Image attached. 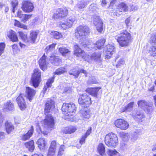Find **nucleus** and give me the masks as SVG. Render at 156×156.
<instances>
[{
	"mask_svg": "<svg viewBox=\"0 0 156 156\" xmlns=\"http://www.w3.org/2000/svg\"><path fill=\"white\" fill-rule=\"evenodd\" d=\"M55 108V102L52 99L48 98L44 104V114L45 116L41 121V126L43 130L42 133L47 135L55 129V120L54 117L49 113L52 112Z\"/></svg>",
	"mask_w": 156,
	"mask_h": 156,
	"instance_id": "obj_1",
	"label": "nucleus"
},
{
	"mask_svg": "<svg viewBox=\"0 0 156 156\" xmlns=\"http://www.w3.org/2000/svg\"><path fill=\"white\" fill-rule=\"evenodd\" d=\"M36 92V90L33 88L29 87H26L25 88V94L23 93L19 94L16 98V101L21 111L25 110L27 107L25 97H26L27 99L31 102L34 99Z\"/></svg>",
	"mask_w": 156,
	"mask_h": 156,
	"instance_id": "obj_2",
	"label": "nucleus"
},
{
	"mask_svg": "<svg viewBox=\"0 0 156 156\" xmlns=\"http://www.w3.org/2000/svg\"><path fill=\"white\" fill-rule=\"evenodd\" d=\"M90 29L86 26L80 25L77 27L75 30V36L77 39L83 40L86 38L90 34Z\"/></svg>",
	"mask_w": 156,
	"mask_h": 156,
	"instance_id": "obj_3",
	"label": "nucleus"
},
{
	"mask_svg": "<svg viewBox=\"0 0 156 156\" xmlns=\"http://www.w3.org/2000/svg\"><path fill=\"white\" fill-rule=\"evenodd\" d=\"M18 33L21 39L29 44L35 43L38 34V32L37 31L31 30L30 33L29 39H28L27 34L22 31H19Z\"/></svg>",
	"mask_w": 156,
	"mask_h": 156,
	"instance_id": "obj_4",
	"label": "nucleus"
},
{
	"mask_svg": "<svg viewBox=\"0 0 156 156\" xmlns=\"http://www.w3.org/2000/svg\"><path fill=\"white\" fill-rule=\"evenodd\" d=\"M61 110L65 115L69 117L75 115L77 108L75 105L72 102L64 103L62 105Z\"/></svg>",
	"mask_w": 156,
	"mask_h": 156,
	"instance_id": "obj_5",
	"label": "nucleus"
},
{
	"mask_svg": "<svg viewBox=\"0 0 156 156\" xmlns=\"http://www.w3.org/2000/svg\"><path fill=\"white\" fill-rule=\"evenodd\" d=\"M119 45L122 47L127 46L131 38L130 34L126 30H123L118 36H115Z\"/></svg>",
	"mask_w": 156,
	"mask_h": 156,
	"instance_id": "obj_6",
	"label": "nucleus"
},
{
	"mask_svg": "<svg viewBox=\"0 0 156 156\" xmlns=\"http://www.w3.org/2000/svg\"><path fill=\"white\" fill-rule=\"evenodd\" d=\"M41 81V71L38 68L34 69L30 81V84L36 88L39 86Z\"/></svg>",
	"mask_w": 156,
	"mask_h": 156,
	"instance_id": "obj_7",
	"label": "nucleus"
},
{
	"mask_svg": "<svg viewBox=\"0 0 156 156\" xmlns=\"http://www.w3.org/2000/svg\"><path fill=\"white\" fill-rule=\"evenodd\" d=\"M78 101L80 105L86 108L91 105L92 102L91 98L85 93L79 95Z\"/></svg>",
	"mask_w": 156,
	"mask_h": 156,
	"instance_id": "obj_8",
	"label": "nucleus"
},
{
	"mask_svg": "<svg viewBox=\"0 0 156 156\" xmlns=\"http://www.w3.org/2000/svg\"><path fill=\"white\" fill-rule=\"evenodd\" d=\"M105 139L106 144L108 146L115 147L118 144L116 135L112 133L107 134Z\"/></svg>",
	"mask_w": 156,
	"mask_h": 156,
	"instance_id": "obj_9",
	"label": "nucleus"
},
{
	"mask_svg": "<svg viewBox=\"0 0 156 156\" xmlns=\"http://www.w3.org/2000/svg\"><path fill=\"white\" fill-rule=\"evenodd\" d=\"M69 13L68 10L66 7H63L56 9L52 16L54 20L59 19H63L68 16Z\"/></svg>",
	"mask_w": 156,
	"mask_h": 156,
	"instance_id": "obj_10",
	"label": "nucleus"
},
{
	"mask_svg": "<svg viewBox=\"0 0 156 156\" xmlns=\"http://www.w3.org/2000/svg\"><path fill=\"white\" fill-rule=\"evenodd\" d=\"M137 104L138 106L141 108L145 107L144 111L147 113L151 114L153 110V103L151 102L141 100L137 102Z\"/></svg>",
	"mask_w": 156,
	"mask_h": 156,
	"instance_id": "obj_11",
	"label": "nucleus"
},
{
	"mask_svg": "<svg viewBox=\"0 0 156 156\" xmlns=\"http://www.w3.org/2000/svg\"><path fill=\"white\" fill-rule=\"evenodd\" d=\"M115 48L114 45L112 44H108L105 47L103 51L105 59H110L115 53Z\"/></svg>",
	"mask_w": 156,
	"mask_h": 156,
	"instance_id": "obj_12",
	"label": "nucleus"
},
{
	"mask_svg": "<svg viewBox=\"0 0 156 156\" xmlns=\"http://www.w3.org/2000/svg\"><path fill=\"white\" fill-rule=\"evenodd\" d=\"M73 55L77 57H81L86 60V58H88L89 55L86 54L84 50L81 49L78 44L74 46Z\"/></svg>",
	"mask_w": 156,
	"mask_h": 156,
	"instance_id": "obj_13",
	"label": "nucleus"
},
{
	"mask_svg": "<svg viewBox=\"0 0 156 156\" xmlns=\"http://www.w3.org/2000/svg\"><path fill=\"white\" fill-rule=\"evenodd\" d=\"M34 6L33 3L29 0L23 1L22 3L21 9L25 12L29 13L34 10Z\"/></svg>",
	"mask_w": 156,
	"mask_h": 156,
	"instance_id": "obj_14",
	"label": "nucleus"
},
{
	"mask_svg": "<svg viewBox=\"0 0 156 156\" xmlns=\"http://www.w3.org/2000/svg\"><path fill=\"white\" fill-rule=\"evenodd\" d=\"M114 124L116 127L123 130L126 129L129 126L128 122L122 119H117L115 121Z\"/></svg>",
	"mask_w": 156,
	"mask_h": 156,
	"instance_id": "obj_15",
	"label": "nucleus"
},
{
	"mask_svg": "<svg viewBox=\"0 0 156 156\" xmlns=\"http://www.w3.org/2000/svg\"><path fill=\"white\" fill-rule=\"evenodd\" d=\"M46 58L47 56L44 54L38 62L40 68L43 71L47 69L48 68L47 63L46 61Z\"/></svg>",
	"mask_w": 156,
	"mask_h": 156,
	"instance_id": "obj_16",
	"label": "nucleus"
},
{
	"mask_svg": "<svg viewBox=\"0 0 156 156\" xmlns=\"http://www.w3.org/2000/svg\"><path fill=\"white\" fill-rule=\"evenodd\" d=\"M32 14H27L23 13L22 11L18 10L17 13V17L21 19V21L23 23H25L30 18Z\"/></svg>",
	"mask_w": 156,
	"mask_h": 156,
	"instance_id": "obj_17",
	"label": "nucleus"
},
{
	"mask_svg": "<svg viewBox=\"0 0 156 156\" xmlns=\"http://www.w3.org/2000/svg\"><path fill=\"white\" fill-rule=\"evenodd\" d=\"M34 131L33 126H31L30 129L25 134H23L21 136V140L25 141L28 140L32 136Z\"/></svg>",
	"mask_w": 156,
	"mask_h": 156,
	"instance_id": "obj_18",
	"label": "nucleus"
},
{
	"mask_svg": "<svg viewBox=\"0 0 156 156\" xmlns=\"http://www.w3.org/2000/svg\"><path fill=\"white\" fill-rule=\"evenodd\" d=\"M74 21L73 19H68L65 23L60 24V27L63 30L68 29L72 27Z\"/></svg>",
	"mask_w": 156,
	"mask_h": 156,
	"instance_id": "obj_19",
	"label": "nucleus"
},
{
	"mask_svg": "<svg viewBox=\"0 0 156 156\" xmlns=\"http://www.w3.org/2000/svg\"><path fill=\"white\" fill-rule=\"evenodd\" d=\"M49 61L51 64H57L59 65L62 62V59L59 58L58 56L55 55L53 54H52L50 56Z\"/></svg>",
	"mask_w": 156,
	"mask_h": 156,
	"instance_id": "obj_20",
	"label": "nucleus"
},
{
	"mask_svg": "<svg viewBox=\"0 0 156 156\" xmlns=\"http://www.w3.org/2000/svg\"><path fill=\"white\" fill-rule=\"evenodd\" d=\"M86 108H83L80 110L81 116L84 119H88L90 116V111L88 108L86 109Z\"/></svg>",
	"mask_w": 156,
	"mask_h": 156,
	"instance_id": "obj_21",
	"label": "nucleus"
},
{
	"mask_svg": "<svg viewBox=\"0 0 156 156\" xmlns=\"http://www.w3.org/2000/svg\"><path fill=\"white\" fill-rule=\"evenodd\" d=\"M5 129L8 134L13 132L15 129L14 125L10 122L6 121L5 123Z\"/></svg>",
	"mask_w": 156,
	"mask_h": 156,
	"instance_id": "obj_22",
	"label": "nucleus"
},
{
	"mask_svg": "<svg viewBox=\"0 0 156 156\" xmlns=\"http://www.w3.org/2000/svg\"><path fill=\"white\" fill-rule=\"evenodd\" d=\"M77 130L76 127L72 126H66L64 128L62 131L65 134H71L74 133Z\"/></svg>",
	"mask_w": 156,
	"mask_h": 156,
	"instance_id": "obj_23",
	"label": "nucleus"
},
{
	"mask_svg": "<svg viewBox=\"0 0 156 156\" xmlns=\"http://www.w3.org/2000/svg\"><path fill=\"white\" fill-rule=\"evenodd\" d=\"M8 37L12 42H16L18 41V38L16 33L12 30H10L9 31Z\"/></svg>",
	"mask_w": 156,
	"mask_h": 156,
	"instance_id": "obj_24",
	"label": "nucleus"
},
{
	"mask_svg": "<svg viewBox=\"0 0 156 156\" xmlns=\"http://www.w3.org/2000/svg\"><path fill=\"white\" fill-rule=\"evenodd\" d=\"M24 145L25 147L31 152H33L34 149V141L33 140L25 143Z\"/></svg>",
	"mask_w": 156,
	"mask_h": 156,
	"instance_id": "obj_25",
	"label": "nucleus"
},
{
	"mask_svg": "<svg viewBox=\"0 0 156 156\" xmlns=\"http://www.w3.org/2000/svg\"><path fill=\"white\" fill-rule=\"evenodd\" d=\"M50 34L51 38L56 40L61 38L63 37L61 33L56 31H51L50 33Z\"/></svg>",
	"mask_w": 156,
	"mask_h": 156,
	"instance_id": "obj_26",
	"label": "nucleus"
},
{
	"mask_svg": "<svg viewBox=\"0 0 156 156\" xmlns=\"http://www.w3.org/2000/svg\"><path fill=\"white\" fill-rule=\"evenodd\" d=\"M142 131L140 129H136L133 131L131 140L133 142L136 141L138 138L139 136L141 134Z\"/></svg>",
	"mask_w": 156,
	"mask_h": 156,
	"instance_id": "obj_27",
	"label": "nucleus"
},
{
	"mask_svg": "<svg viewBox=\"0 0 156 156\" xmlns=\"http://www.w3.org/2000/svg\"><path fill=\"white\" fill-rule=\"evenodd\" d=\"M85 91L92 96H96L98 94V88H88Z\"/></svg>",
	"mask_w": 156,
	"mask_h": 156,
	"instance_id": "obj_28",
	"label": "nucleus"
},
{
	"mask_svg": "<svg viewBox=\"0 0 156 156\" xmlns=\"http://www.w3.org/2000/svg\"><path fill=\"white\" fill-rule=\"evenodd\" d=\"M37 144H38V147L40 150L44 149L46 145L45 139L42 138H40L38 140Z\"/></svg>",
	"mask_w": 156,
	"mask_h": 156,
	"instance_id": "obj_29",
	"label": "nucleus"
},
{
	"mask_svg": "<svg viewBox=\"0 0 156 156\" xmlns=\"http://www.w3.org/2000/svg\"><path fill=\"white\" fill-rule=\"evenodd\" d=\"M118 10L120 12H126L128 10V6L124 2H122L118 6Z\"/></svg>",
	"mask_w": 156,
	"mask_h": 156,
	"instance_id": "obj_30",
	"label": "nucleus"
},
{
	"mask_svg": "<svg viewBox=\"0 0 156 156\" xmlns=\"http://www.w3.org/2000/svg\"><path fill=\"white\" fill-rule=\"evenodd\" d=\"M98 153L101 156H105V148L104 144L101 143L98 145Z\"/></svg>",
	"mask_w": 156,
	"mask_h": 156,
	"instance_id": "obj_31",
	"label": "nucleus"
},
{
	"mask_svg": "<svg viewBox=\"0 0 156 156\" xmlns=\"http://www.w3.org/2000/svg\"><path fill=\"white\" fill-rule=\"evenodd\" d=\"M131 115L133 118L136 120H141L142 119L144 118V115L142 113L139 112H137L136 114L134 113L133 112L132 113Z\"/></svg>",
	"mask_w": 156,
	"mask_h": 156,
	"instance_id": "obj_32",
	"label": "nucleus"
},
{
	"mask_svg": "<svg viewBox=\"0 0 156 156\" xmlns=\"http://www.w3.org/2000/svg\"><path fill=\"white\" fill-rule=\"evenodd\" d=\"M5 108L4 109L8 111H11L14 108V105L11 101L10 100L7 101L4 105Z\"/></svg>",
	"mask_w": 156,
	"mask_h": 156,
	"instance_id": "obj_33",
	"label": "nucleus"
},
{
	"mask_svg": "<svg viewBox=\"0 0 156 156\" xmlns=\"http://www.w3.org/2000/svg\"><path fill=\"white\" fill-rule=\"evenodd\" d=\"M105 42V39L104 38L100 39L98 41V50H101L103 49L104 48V44ZM99 51H98V52ZM101 54H100L101 55ZM99 53H98V59L99 58H100L101 57V55L100 56L99 55Z\"/></svg>",
	"mask_w": 156,
	"mask_h": 156,
	"instance_id": "obj_34",
	"label": "nucleus"
},
{
	"mask_svg": "<svg viewBox=\"0 0 156 156\" xmlns=\"http://www.w3.org/2000/svg\"><path fill=\"white\" fill-rule=\"evenodd\" d=\"M66 72V69L65 67H61L56 69L55 71L53 73L54 75H60Z\"/></svg>",
	"mask_w": 156,
	"mask_h": 156,
	"instance_id": "obj_35",
	"label": "nucleus"
},
{
	"mask_svg": "<svg viewBox=\"0 0 156 156\" xmlns=\"http://www.w3.org/2000/svg\"><path fill=\"white\" fill-rule=\"evenodd\" d=\"M14 25L17 27L23 28L26 30H27V26L21 23L20 21L16 20H14Z\"/></svg>",
	"mask_w": 156,
	"mask_h": 156,
	"instance_id": "obj_36",
	"label": "nucleus"
},
{
	"mask_svg": "<svg viewBox=\"0 0 156 156\" xmlns=\"http://www.w3.org/2000/svg\"><path fill=\"white\" fill-rule=\"evenodd\" d=\"M104 26L102 21L98 17V32L101 33L104 32Z\"/></svg>",
	"mask_w": 156,
	"mask_h": 156,
	"instance_id": "obj_37",
	"label": "nucleus"
},
{
	"mask_svg": "<svg viewBox=\"0 0 156 156\" xmlns=\"http://www.w3.org/2000/svg\"><path fill=\"white\" fill-rule=\"evenodd\" d=\"M56 45V43H53L51 44L46 47L45 49L46 52V53H48L49 51H52L55 49Z\"/></svg>",
	"mask_w": 156,
	"mask_h": 156,
	"instance_id": "obj_38",
	"label": "nucleus"
},
{
	"mask_svg": "<svg viewBox=\"0 0 156 156\" xmlns=\"http://www.w3.org/2000/svg\"><path fill=\"white\" fill-rule=\"evenodd\" d=\"M55 78V76L53 75L52 77L48 80L46 83V86H47L49 88L51 87L52 83L54 81Z\"/></svg>",
	"mask_w": 156,
	"mask_h": 156,
	"instance_id": "obj_39",
	"label": "nucleus"
},
{
	"mask_svg": "<svg viewBox=\"0 0 156 156\" xmlns=\"http://www.w3.org/2000/svg\"><path fill=\"white\" fill-rule=\"evenodd\" d=\"M58 51L60 53H61L63 56H64L66 54L70 52L68 49L66 48L60 47L58 49Z\"/></svg>",
	"mask_w": 156,
	"mask_h": 156,
	"instance_id": "obj_40",
	"label": "nucleus"
},
{
	"mask_svg": "<svg viewBox=\"0 0 156 156\" xmlns=\"http://www.w3.org/2000/svg\"><path fill=\"white\" fill-rule=\"evenodd\" d=\"M120 136L122 139V140L125 141H128L130 137L128 133H125L124 132L121 133Z\"/></svg>",
	"mask_w": 156,
	"mask_h": 156,
	"instance_id": "obj_41",
	"label": "nucleus"
},
{
	"mask_svg": "<svg viewBox=\"0 0 156 156\" xmlns=\"http://www.w3.org/2000/svg\"><path fill=\"white\" fill-rule=\"evenodd\" d=\"M149 52L151 56L153 57L156 56V47L151 46L149 49Z\"/></svg>",
	"mask_w": 156,
	"mask_h": 156,
	"instance_id": "obj_42",
	"label": "nucleus"
},
{
	"mask_svg": "<svg viewBox=\"0 0 156 156\" xmlns=\"http://www.w3.org/2000/svg\"><path fill=\"white\" fill-rule=\"evenodd\" d=\"M80 74L79 71L75 69H73L71 70L69 73L70 75H73L76 78H77Z\"/></svg>",
	"mask_w": 156,
	"mask_h": 156,
	"instance_id": "obj_43",
	"label": "nucleus"
},
{
	"mask_svg": "<svg viewBox=\"0 0 156 156\" xmlns=\"http://www.w3.org/2000/svg\"><path fill=\"white\" fill-rule=\"evenodd\" d=\"M57 146V142L55 140H53L51 142L48 148L56 151Z\"/></svg>",
	"mask_w": 156,
	"mask_h": 156,
	"instance_id": "obj_44",
	"label": "nucleus"
},
{
	"mask_svg": "<svg viewBox=\"0 0 156 156\" xmlns=\"http://www.w3.org/2000/svg\"><path fill=\"white\" fill-rule=\"evenodd\" d=\"M125 60L124 58H120L118 61L116 65V67L120 68L125 64Z\"/></svg>",
	"mask_w": 156,
	"mask_h": 156,
	"instance_id": "obj_45",
	"label": "nucleus"
},
{
	"mask_svg": "<svg viewBox=\"0 0 156 156\" xmlns=\"http://www.w3.org/2000/svg\"><path fill=\"white\" fill-rule=\"evenodd\" d=\"M56 151L49 149L47 154V156H55Z\"/></svg>",
	"mask_w": 156,
	"mask_h": 156,
	"instance_id": "obj_46",
	"label": "nucleus"
},
{
	"mask_svg": "<svg viewBox=\"0 0 156 156\" xmlns=\"http://www.w3.org/2000/svg\"><path fill=\"white\" fill-rule=\"evenodd\" d=\"M150 43L152 44L156 45V35H153L151 36L150 40Z\"/></svg>",
	"mask_w": 156,
	"mask_h": 156,
	"instance_id": "obj_47",
	"label": "nucleus"
},
{
	"mask_svg": "<svg viewBox=\"0 0 156 156\" xmlns=\"http://www.w3.org/2000/svg\"><path fill=\"white\" fill-rule=\"evenodd\" d=\"M77 5L79 9H83L85 7L86 4L85 2L81 1L77 4Z\"/></svg>",
	"mask_w": 156,
	"mask_h": 156,
	"instance_id": "obj_48",
	"label": "nucleus"
},
{
	"mask_svg": "<svg viewBox=\"0 0 156 156\" xmlns=\"http://www.w3.org/2000/svg\"><path fill=\"white\" fill-rule=\"evenodd\" d=\"M108 154L109 156H113L114 155L116 154L119 153L115 150H108Z\"/></svg>",
	"mask_w": 156,
	"mask_h": 156,
	"instance_id": "obj_49",
	"label": "nucleus"
},
{
	"mask_svg": "<svg viewBox=\"0 0 156 156\" xmlns=\"http://www.w3.org/2000/svg\"><path fill=\"white\" fill-rule=\"evenodd\" d=\"M11 4L12 7L16 8L18 5V0H12L11 2Z\"/></svg>",
	"mask_w": 156,
	"mask_h": 156,
	"instance_id": "obj_50",
	"label": "nucleus"
},
{
	"mask_svg": "<svg viewBox=\"0 0 156 156\" xmlns=\"http://www.w3.org/2000/svg\"><path fill=\"white\" fill-rule=\"evenodd\" d=\"M134 103L133 102H131L126 106L128 111H130L132 110Z\"/></svg>",
	"mask_w": 156,
	"mask_h": 156,
	"instance_id": "obj_51",
	"label": "nucleus"
},
{
	"mask_svg": "<svg viewBox=\"0 0 156 156\" xmlns=\"http://www.w3.org/2000/svg\"><path fill=\"white\" fill-rule=\"evenodd\" d=\"M87 138L84 135H83L79 140V142L80 144L81 145L84 144L85 142L86 139Z\"/></svg>",
	"mask_w": 156,
	"mask_h": 156,
	"instance_id": "obj_52",
	"label": "nucleus"
},
{
	"mask_svg": "<svg viewBox=\"0 0 156 156\" xmlns=\"http://www.w3.org/2000/svg\"><path fill=\"white\" fill-rule=\"evenodd\" d=\"M5 133L4 132L0 131V143L5 139Z\"/></svg>",
	"mask_w": 156,
	"mask_h": 156,
	"instance_id": "obj_53",
	"label": "nucleus"
},
{
	"mask_svg": "<svg viewBox=\"0 0 156 156\" xmlns=\"http://www.w3.org/2000/svg\"><path fill=\"white\" fill-rule=\"evenodd\" d=\"M129 7L131 8L130 11H134L137 10L138 9L137 6L136 5H133L132 4L129 5Z\"/></svg>",
	"mask_w": 156,
	"mask_h": 156,
	"instance_id": "obj_54",
	"label": "nucleus"
},
{
	"mask_svg": "<svg viewBox=\"0 0 156 156\" xmlns=\"http://www.w3.org/2000/svg\"><path fill=\"white\" fill-rule=\"evenodd\" d=\"M92 128L91 127H90L88 129L86 133L83 135L86 137H87L89 135L90 133H91Z\"/></svg>",
	"mask_w": 156,
	"mask_h": 156,
	"instance_id": "obj_55",
	"label": "nucleus"
},
{
	"mask_svg": "<svg viewBox=\"0 0 156 156\" xmlns=\"http://www.w3.org/2000/svg\"><path fill=\"white\" fill-rule=\"evenodd\" d=\"M12 48L14 51H16L19 49L17 45L15 44L12 45Z\"/></svg>",
	"mask_w": 156,
	"mask_h": 156,
	"instance_id": "obj_56",
	"label": "nucleus"
},
{
	"mask_svg": "<svg viewBox=\"0 0 156 156\" xmlns=\"http://www.w3.org/2000/svg\"><path fill=\"white\" fill-rule=\"evenodd\" d=\"M65 148V146L64 145H60L58 151V152H63Z\"/></svg>",
	"mask_w": 156,
	"mask_h": 156,
	"instance_id": "obj_57",
	"label": "nucleus"
},
{
	"mask_svg": "<svg viewBox=\"0 0 156 156\" xmlns=\"http://www.w3.org/2000/svg\"><path fill=\"white\" fill-rule=\"evenodd\" d=\"M101 5L102 7H105L107 5L108 2L106 0H102L101 1Z\"/></svg>",
	"mask_w": 156,
	"mask_h": 156,
	"instance_id": "obj_58",
	"label": "nucleus"
},
{
	"mask_svg": "<svg viewBox=\"0 0 156 156\" xmlns=\"http://www.w3.org/2000/svg\"><path fill=\"white\" fill-rule=\"evenodd\" d=\"M127 109L126 107V106H125L124 107H122L121 108L120 110V112H127Z\"/></svg>",
	"mask_w": 156,
	"mask_h": 156,
	"instance_id": "obj_59",
	"label": "nucleus"
},
{
	"mask_svg": "<svg viewBox=\"0 0 156 156\" xmlns=\"http://www.w3.org/2000/svg\"><path fill=\"white\" fill-rule=\"evenodd\" d=\"M130 21V19L129 18V17L127 18L125 21V23L126 24L127 26H128V24L129 23Z\"/></svg>",
	"mask_w": 156,
	"mask_h": 156,
	"instance_id": "obj_60",
	"label": "nucleus"
},
{
	"mask_svg": "<svg viewBox=\"0 0 156 156\" xmlns=\"http://www.w3.org/2000/svg\"><path fill=\"white\" fill-rule=\"evenodd\" d=\"M116 2V1L115 0H113L111 1L110 3V6H113L115 4Z\"/></svg>",
	"mask_w": 156,
	"mask_h": 156,
	"instance_id": "obj_61",
	"label": "nucleus"
},
{
	"mask_svg": "<svg viewBox=\"0 0 156 156\" xmlns=\"http://www.w3.org/2000/svg\"><path fill=\"white\" fill-rule=\"evenodd\" d=\"M48 88L49 87H47L46 86L44 87L42 90V92L44 94L45 93L46 91L47 90V88Z\"/></svg>",
	"mask_w": 156,
	"mask_h": 156,
	"instance_id": "obj_62",
	"label": "nucleus"
},
{
	"mask_svg": "<svg viewBox=\"0 0 156 156\" xmlns=\"http://www.w3.org/2000/svg\"><path fill=\"white\" fill-rule=\"evenodd\" d=\"M80 73H83L85 74H87V72L86 71L83 69H81L80 71H79Z\"/></svg>",
	"mask_w": 156,
	"mask_h": 156,
	"instance_id": "obj_63",
	"label": "nucleus"
},
{
	"mask_svg": "<svg viewBox=\"0 0 156 156\" xmlns=\"http://www.w3.org/2000/svg\"><path fill=\"white\" fill-rule=\"evenodd\" d=\"M31 156H44V155L41 154H36L35 153L32 154Z\"/></svg>",
	"mask_w": 156,
	"mask_h": 156,
	"instance_id": "obj_64",
	"label": "nucleus"
}]
</instances>
